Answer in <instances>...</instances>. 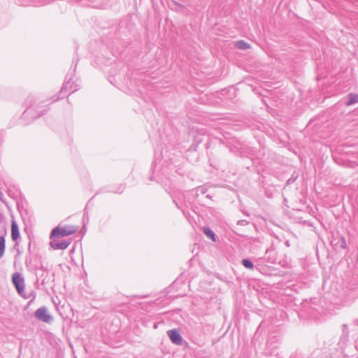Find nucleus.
Returning a JSON list of instances; mask_svg holds the SVG:
<instances>
[{
	"mask_svg": "<svg viewBox=\"0 0 358 358\" xmlns=\"http://www.w3.org/2000/svg\"><path fill=\"white\" fill-rule=\"evenodd\" d=\"M78 230V227L73 225L70 226H57L51 231L50 238H52L55 237H64L67 236L71 234H73L77 232Z\"/></svg>",
	"mask_w": 358,
	"mask_h": 358,
	"instance_id": "nucleus-2",
	"label": "nucleus"
},
{
	"mask_svg": "<svg viewBox=\"0 0 358 358\" xmlns=\"http://www.w3.org/2000/svg\"><path fill=\"white\" fill-rule=\"evenodd\" d=\"M356 103H358V95L353 93L349 94L348 100L346 101L345 105L351 106Z\"/></svg>",
	"mask_w": 358,
	"mask_h": 358,
	"instance_id": "nucleus-13",
	"label": "nucleus"
},
{
	"mask_svg": "<svg viewBox=\"0 0 358 358\" xmlns=\"http://www.w3.org/2000/svg\"><path fill=\"white\" fill-rule=\"evenodd\" d=\"M11 237L14 241H16L20 238L19 228L14 220L11 222Z\"/></svg>",
	"mask_w": 358,
	"mask_h": 358,
	"instance_id": "nucleus-12",
	"label": "nucleus"
},
{
	"mask_svg": "<svg viewBox=\"0 0 358 358\" xmlns=\"http://www.w3.org/2000/svg\"><path fill=\"white\" fill-rule=\"evenodd\" d=\"M35 317L39 321L50 323L53 320L52 316L48 313L45 306L38 308L34 313Z\"/></svg>",
	"mask_w": 358,
	"mask_h": 358,
	"instance_id": "nucleus-5",
	"label": "nucleus"
},
{
	"mask_svg": "<svg viewBox=\"0 0 358 358\" xmlns=\"http://www.w3.org/2000/svg\"><path fill=\"white\" fill-rule=\"evenodd\" d=\"M245 223H247V222L245 220H239L238 222V224H241V225H244Z\"/></svg>",
	"mask_w": 358,
	"mask_h": 358,
	"instance_id": "nucleus-22",
	"label": "nucleus"
},
{
	"mask_svg": "<svg viewBox=\"0 0 358 358\" xmlns=\"http://www.w3.org/2000/svg\"><path fill=\"white\" fill-rule=\"evenodd\" d=\"M88 221H89L88 213L87 211V208H85L84 210V213H83L84 226L85 225V222H88Z\"/></svg>",
	"mask_w": 358,
	"mask_h": 358,
	"instance_id": "nucleus-21",
	"label": "nucleus"
},
{
	"mask_svg": "<svg viewBox=\"0 0 358 358\" xmlns=\"http://www.w3.org/2000/svg\"><path fill=\"white\" fill-rule=\"evenodd\" d=\"M38 259L37 257L27 258L25 262L26 267L31 271H36L39 268V265L36 264Z\"/></svg>",
	"mask_w": 358,
	"mask_h": 358,
	"instance_id": "nucleus-10",
	"label": "nucleus"
},
{
	"mask_svg": "<svg viewBox=\"0 0 358 358\" xmlns=\"http://www.w3.org/2000/svg\"><path fill=\"white\" fill-rule=\"evenodd\" d=\"M78 79L76 78L75 76L71 74H68L66 77V81L63 84V86L61 89L60 92H74L78 90L79 84L77 83Z\"/></svg>",
	"mask_w": 358,
	"mask_h": 358,
	"instance_id": "nucleus-3",
	"label": "nucleus"
},
{
	"mask_svg": "<svg viewBox=\"0 0 358 358\" xmlns=\"http://www.w3.org/2000/svg\"><path fill=\"white\" fill-rule=\"evenodd\" d=\"M266 255H268V262L274 263L275 261V252L273 248H267L266 250Z\"/></svg>",
	"mask_w": 358,
	"mask_h": 358,
	"instance_id": "nucleus-14",
	"label": "nucleus"
},
{
	"mask_svg": "<svg viewBox=\"0 0 358 358\" xmlns=\"http://www.w3.org/2000/svg\"><path fill=\"white\" fill-rule=\"evenodd\" d=\"M241 264L243 266H244L247 268L253 269V268H254L253 263L249 259H243L241 261Z\"/></svg>",
	"mask_w": 358,
	"mask_h": 358,
	"instance_id": "nucleus-18",
	"label": "nucleus"
},
{
	"mask_svg": "<svg viewBox=\"0 0 358 358\" xmlns=\"http://www.w3.org/2000/svg\"><path fill=\"white\" fill-rule=\"evenodd\" d=\"M203 231L204 234L209 238H210L213 241H215V233L208 227H203Z\"/></svg>",
	"mask_w": 358,
	"mask_h": 358,
	"instance_id": "nucleus-16",
	"label": "nucleus"
},
{
	"mask_svg": "<svg viewBox=\"0 0 358 358\" xmlns=\"http://www.w3.org/2000/svg\"><path fill=\"white\" fill-rule=\"evenodd\" d=\"M236 47L239 50H247L250 48V45L249 43L245 42L244 41H238L236 43Z\"/></svg>",
	"mask_w": 358,
	"mask_h": 358,
	"instance_id": "nucleus-17",
	"label": "nucleus"
},
{
	"mask_svg": "<svg viewBox=\"0 0 358 358\" xmlns=\"http://www.w3.org/2000/svg\"><path fill=\"white\" fill-rule=\"evenodd\" d=\"M48 0H17V3L24 6H42L48 3Z\"/></svg>",
	"mask_w": 358,
	"mask_h": 358,
	"instance_id": "nucleus-9",
	"label": "nucleus"
},
{
	"mask_svg": "<svg viewBox=\"0 0 358 358\" xmlns=\"http://www.w3.org/2000/svg\"><path fill=\"white\" fill-rule=\"evenodd\" d=\"M12 282L17 289V293L25 299L29 298L24 294V279L19 273H15L12 275Z\"/></svg>",
	"mask_w": 358,
	"mask_h": 358,
	"instance_id": "nucleus-4",
	"label": "nucleus"
},
{
	"mask_svg": "<svg viewBox=\"0 0 358 358\" xmlns=\"http://www.w3.org/2000/svg\"><path fill=\"white\" fill-rule=\"evenodd\" d=\"M167 334L173 343L176 345L182 344V338L177 329H171L167 331Z\"/></svg>",
	"mask_w": 358,
	"mask_h": 358,
	"instance_id": "nucleus-8",
	"label": "nucleus"
},
{
	"mask_svg": "<svg viewBox=\"0 0 358 358\" xmlns=\"http://www.w3.org/2000/svg\"><path fill=\"white\" fill-rule=\"evenodd\" d=\"M6 235V231L4 232V235L0 236V259L3 257L6 248V241L4 236Z\"/></svg>",
	"mask_w": 358,
	"mask_h": 358,
	"instance_id": "nucleus-15",
	"label": "nucleus"
},
{
	"mask_svg": "<svg viewBox=\"0 0 358 358\" xmlns=\"http://www.w3.org/2000/svg\"><path fill=\"white\" fill-rule=\"evenodd\" d=\"M71 242V239L62 241L53 239L50 241V245L54 250H64L68 248Z\"/></svg>",
	"mask_w": 358,
	"mask_h": 358,
	"instance_id": "nucleus-7",
	"label": "nucleus"
},
{
	"mask_svg": "<svg viewBox=\"0 0 358 358\" xmlns=\"http://www.w3.org/2000/svg\"><path fill=\"white\" fill-rule=\"evenodd\" d=\"M309 358H322L321 351L320 350L315 351Z\"/></svg>",
	"mask_w": 358,
	"mask_h": 358,
	"instance_id": "nucleus-20",
	"label": "nucleus"
},
{
	"mask_svg": "<svg viewBox=\"0 0 358 358\" xmlns=\"http://www.w3.org/2000/svg\"><path fill=\"white\" fill-rule=\"evenodd\" d=\"M348 330L346 324L343 325V334L337 343L338 348H336L339 355L343 357H350V352L348 349L347 343L348 341Z\"/></svg>",
	"mask_w": 358,
	"mask_h": 358,
	"instance_id": "nucleus-1",
	"label": "nucleus"
},
{
	"mask_svg": "<svg viewBox=\"0 0 358 358\" xmlns=\"http://www.w3.org/2000/svg\"><path fill=\"white\" fill-rule=\"evenodd\" d=\"M110 0H90L92 6L97 8H104L110 3Z\"/></svg>",
	"mask_w": 358,
	"mask_h": 358,
	"instance_id": "nucleus-11",
	"label": "nucleus"
},
{
	"mask_svg": "<svg viewBox=\"0 0 358 358\" xmlns=\"http://www.w3.org/2000/svg\"><path fill=\"white\" fill-rule=\"evenodd\" d=\"M289 182H292L291 179H288V180H287V183H289Z\"/></svg>",
	"mask_w": 358,
	"mask_h": 358,
	"instance_id": "nucleus-26",
	"label": "nucleus"
},
{
	"mask_svg": "<svg viewBox=\"0 0 358 358\" xmlns=\"http://www.w3.org/2000/svg\"><path fill=\"white\" fill-rule=\"evenodd\" d=\"M173 201H174V203H176V205L177 208H179V209H181V210H182L183 213H185L184 210H182V209L181 208V207H180V206H178V203H177L175 200H173Z\"/></svg>",
	"mask_w": 358,
	"mask_h": 358,
	"instance_id": "nucleus-23",
	"label": "nucleus"
},
{
	"mask_svg": "<svg viewBox=\"0 0 358 358\" xmlns=\"http://www.w3.org/2000/svg\"><path fill=\"white\" fill-rule=\"evenodd\" d=\"M355 348L358 350V339L355 342Z\"/></svg>",
	"mask_w": 358,
	"mask_h": 358,
	"instance_id": "nucleus-24",
	"label": "nucleus"
},
{
	"mask_svg": "<svg viewBox=\"0 0 358 358\" xmlns=\"http://www.w3.org/2000/svg\"><path fill=\"white\" fill-rule=\"evenodd\" d=\"M34 104L31 102L29 103V106L27 108L24 110L22 114L23 118H27L31 117L32 118L39 117L43 114V110H39L40 107L38 106H36V108H33Z\"/></svg>",
	"mask_w": 358,
	"mask_h": 358,
	"instance_id": "nucleus-6",
	"label": "nucleus"
},
{
	"mask_svg": "<svg viewBox=\"0 0 358 358\" xmlns=\"http://www.w3.org/2000/svg\"><path fill=\"white\" fill-rule=\"evenodd\" d=\"M206 192V188L202 186L197 187L195 190V194L196 196L199 195V193L203 194Z\"/></svg>",
	"mask_w": 358,
	"mask_h": 358,
	"instance_id": "nucleus-19",
	"label": "nucleus"
},
{
	"mask_svg": "<svg viewBox=\"0 0 358 358\" xmlns=\"http://www.w3.org/2000/svg\"><path fill=\"white\" fill-rule=\"evenodd\" d=\"M289 182H292L291 179H288V180H287V183H289Z\"/></svg>",
	"mask_w": 358,
	"mask_h": 358,
	"instance_id": "nucleus-25",
	"label": "nucleus"
}]
</instances>
